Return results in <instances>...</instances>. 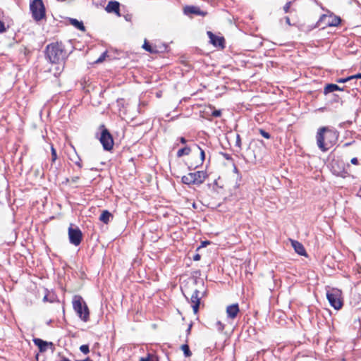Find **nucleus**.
<instances>
[{"label": "nucleus", "mask_w": 361, "mask_h": 361, "mask_svg": "<svg viewBox=\"0 0 361 361\" xmlns=\"http://www.w3.org/2000/svg\"><path fill=\"white\" fill-rule=\"evenodd\" d=\"M338 138V132L336 130L327 126L321 127L316 135L317 145L321 151L325 152L336 144Z\"/></svg>", "instance_id": "f257e3e1"}, {"label": "nucleus", "mask_w": 361, "mask_h": 361, "mask_svg": "<svg viewBox=\"0 0 361 361\" xmlns=\"http://www.w3.org/2000/svg\"><path fill=\"white\" fill-rule=\"evenodd\" d=\"M46 55L52 63H62L63 69V63L67 59L68 54L61 42H56L47 46Z\"/></svg>", "instance_id": "f03ea898"}, {"label": "nucleus", "mask_w": 361, "mask_h": 361, "mask_svg": "<svg viewBox=\"0 0 361 361\" xmlns=\"http://www.w3.org/2000/svg\"><path fill=\"white\" fill-rule=\"evenodd\" d=\"M73 307L81 320L85 322L89 320L90 311L88 307L80 295L73 297Z\"/></svg>", "instance_id": "7ed1b4c3"}, {"label": "nucleus", "mask_w": 361, "mask_h": 361, "mask_svg": "<svg viewBox=\"0 0 361 361\" xmlns=\"http://www.w3.org/2000/svg\"><path fill=\"white\" fill-rule=\"evenodd\" d=\"M207 175L203 171H198L183 176L181 178L182 183L186 185H200L204 182Z\"/></svg>", "instance_id": "20e7f679"}, {"label": "nucleus", "mask_w": 361, "mask_h": 361, "mask_svg": "<svg viewBox=\"0 0 361 361\" xmlns=\"http://www.w3.org/2000/svg\"><path fill=\"white\" fill-rule=\"evenodd\" d=\"M30 10L35 20L39 21L45 18L46 11L42 0H32L30 4Z\"/></svg>", "instance_id": "39448f33"}, {"label": "nucleus", "mask_w": 361, "mask_h": 361, "mask_svg": "<svg viewBox=\"0 0 361 361\" xmlns=\"http://www.w3.org/2000/svg\"><path fill=\"white\" fill-rule=\"evenodd\" d=\"M341 21L340 17L323 14L320 16L313 28L322 27V29H325L326 27L338 26Z\"/></svg>", "instance_id": "423d86ee"}, {"label": "nucleus", "mask_w": 361, "mask_h": 361, "mask_svg": "<svg viewBox=\"0 0 361 361\" xmlns=\"http://www.w3.org/2000/svg\"><path fill=\"white\" fill-rule=\"evenodd\" d=\"M341 292L338 289L332 288L326 292V298L330 305L335 310H340L343 306V302L341 298Z\"/></svg>", "instance_id": "0eeeda50"}, {"label": "nucleus", "mask_w": 361, "mask_h": 361, "mask_svg": "<svg viewBox=\"0 0 361 361\" xmlns=\"http://www.w3.org/2000/svg\"><path fill=\"white\" fill-rule=\"evenodd\" d=\"M101 128H102V130L99 137V141L102 143L104 149L106 151H109L113 148L114 146V140L112 135L103 125L101 126Z\"/></svg>", "instance_id": "6e6552de"}, {"label": "nucleus", "mask_w": 361, "mask_h": 361, "mask_svg": "<svg viewBox=\"0 0 361 361\" xmlns=\"http://www.w3.org/2000/svg\"><path fill=\"white\" fill-rule=\"evenodd\" d=\"M68 233L69 241L71 244L75 246H78L80 244L82 240V233L78 227H73V224H71L68 228Z\"/></svg>", "instance_id": "1a4fd4ad"}, {"label": "nucleus", "mask_w": 361, "mask_h": 361, "mask_svg": "<svg viewBox=\"0 0 361 361\" xmlns=\"http://www.w3.org/2000/svg\"><path fill=\"white\" fill-rule=\"evenodd\" d=\"M200 291L195 289L190 296V302L192 304V307L195 314H197L199 310L200 300L204 295V293H202V296H200Z\"/></svg>", "instance_id": "9d476101"}, {"label": "nucleus", "mask_w": 361, "mask_h": 361, "mask_svg": "<svg viewBox=\"0 0 361 361\" xmlns=\"http://www.w3.org/2000/svg\"><path fill=\"white\" fill-rule=\"evenodd\" d=\"M183 12L185 15L195 14L197 16H205L207 13L200 10V8L195 6H186L183 8Z\"/></svg>", "instance_id": "9b49d317"}, {"label": "nucleus", "mask_w": 361, "mask_h": 361, "mask_svg": "<svg viewBox=\"0 0 361 361\" xmlns=\"http://www.w3.org/2000/svg\"><path fill=\"white\" fill-rule=\"evenodd\" d=\"M239 312H240L239 306L237 303L230 305L227 306V307H226V314H227L228 318H229V319H235L237 317Z\"/></svg>", "instance_id": "f8f14e48"}, {"label": "nucleus", "mask_w": 361, "mask_h": 361, "mask_svg": "<svg viewBox=\"0 0 361 361\" xmlns=\"http://www.w3.org/2000/svg\"><path fill=\"white\" fill-rule=\"evenodd\" d=\"M207 35L210 39V42L215 46V47H224V39L223 37H218L213 34L212 32L208 31Z\"/></svg>", "instance_id": "ddd939ff"}, {"label": "nucleus", "mask_w": 361, "mask_h": 361, "mask_svg": "<svg viewBox=\"0 0 361 361\" xmlns=\"http://www.w3.org/2000/svg\"><path fill=\"white\" fill-rule=\"evenodd\" d=\"M345 87H341L336 84H327L324 89V94H327L334 91H344Z\"/></svg>", "instance_id": "4468645a"}, {"label": "nucleus", "mask_w": 361, "mask_h": 361, "mask_svg": "<svg viewBox=\"0 0 361 361\" xmlns=\"http://www.w3.org/2000/svg\"><path fill=\"white\" fill-rule=\"evenodd\" d=\"M120 4L118 1H109L106 7L108 13H116L119 15Z\"/></svg>", "instance_id": "2eb2a0df"}, {"label": "nucleus", "mask_w": 361, "mask_h": 361, "mask_svg": "<svg viewBox=\"0 0 361 361\" xmlns=\"http://www.w3.org/2000/svg\"><path fill=\"white\" fill-rule=\"evenodd\" d=\"M292 246L293 247L295 251L300 255H305L306 252L304 246L302 243H299L296 240H291Z\"/></svg>", "instance_id": "dca6fc26"}, {"label": "nucleus", "mask_w": 361, "mask_h": 361, "mask_svg": "<svg viewBox=\"0 0 361 361\" xmlns=\"http://www.w3.org/2000/svg\"><path fill=\"white\" fill-rule=\"evenodd\" d=\"M34 343L39 348L40 352H44L48 347V342L44 341L40 338H34Z\"/></svg>", "instance_id": "f3484780"}, {"label": "nucleus", "mask_w": 361, "mask_h": 361, "mask_svg": "<svg viewBox=\"0 0 361 361\" xmlns=\"http://www.w3.org/2000/svg\"><path fill=\"white\" fill-rule=\"evenodd\" d=\"M111 219H113V215L108 210H104L99 216V220L106 224H107Z\"/></svg>", "instance_id": "a211bd4d"}, {"label": "nucleus", "mask_w": 361, "mask_h": 361, "mask_svg": "<svg viewBox=\"0 0 361 361\" xmlns=\"http://www.w3.org/2000/svg\"><path fill=\"white\" fill-rule=\"evenodd\" d=\"M69 22L71 25L78 29L81 31H85V27L83 25V23L82 21H79L77 19L75 18H69Z\"/></svg>", "instance_id": "6ab92c4d"}, {"label": "nucleus", "mask_w": 361, "mask_h": 361, "mask_svg": "<svg viewBox=\"0 0 361 361\" xmlns=\"http://www.w3.org/2000/svg\"><path fill=\"white\" fill-rule=\"evenodd\" d=\"M190 151L191 149L189 147H185L183 148L178 149V151L177 152V156L178 157H180L183 155H188L190 154Z\"/></svg>", "instance_id": "aec40b11"}, {"label": "nucleus", "mask_w": 361, "mask_h": 361, "mask_svg": "<svg viewBox=\"0 0 361 361\" xmlns=\"http://www.w3.org/2000/svg\"><path fill=\"white\" fill-rule=\"evenodd\" d=\"M181 350L183 351L184 355L186 357H189L192 355V353H191L189 345L188 344L182 345Z\"/></svg>", "instance_id": "412c9836"}, {"label": "nucleus", "mask_w": 361, "mask_h": 361, "mask_svg": "<svg viewBox=\"0 0 361 361\" xmlns=\"http://www.w3.org/2000/svg\"><path fill=\"white\" fill-rule=\"evenodd\" d=\"M71 160L73 161L75 164H76L80 169L82 168V160L77 154H75V157H71Z\"/></svg>", "instance_id": "4be33fe9"}, {"label": "nucleus", "mask_w": 361, "mask_h": 361, "mask_svg": "<svg viewBox=\"0 0 361 361\" xmlns=\"http://www.w3.org/2000/svg\"><path fill=\"white\" fill-rule=\"evenodd\" d=\"M142 47H143L144 49H145L146 51H149L150 53H156V52H157V51L156 49H152L151 45L147 41L145 42Z\"/></svg>", "instance_id": "5701e85b"}, {"label": "nucleus", "mask_w": 361, "mask_h": 361, "mask_svg": "<svg viewBox=\"0 0 361 361\" xmlns=\"http://www.w3.org/2000/svg\"><path fill=\"white\" fill-rule=\"evenodd\" d=\"M140 361H158V359L156 356L152 354H148L147 357H141Z\"/></svg>", "instance_id": "b1692460"}, {"label": "nucleus", "mask_w": 361, "mask_h": 361, "mask_svg": "<svg viewBox=\"0 0 361 361\" xmlns=\"http://www.w3.org/2000/svg\"><path fill=\"white\" fill-rule=\"evenodd\" d=\"M80 351L84 354H87L90 352V348L88 345H82L80 347Z\"/></svg>", "instance_id": "393cba45"}, {"label": "nucleus", "mask_w": 361, "mask_h": 361, "mask_svg": "<svg viewBox=\"0 0 361 361\" xmlns=\"http://www.w3.org/2000/svg\"><path fill=\"white\" fill-rule=\"evenodd\" d=\"M351 80H353V78L349 76V77L344 78H339V79L336 80V82L338 83H345V82H347L351 81Z\"/></svg>", "instance_id": "a878e982"}, {"label": "nucleus", "mask_w": 361, "mask_h": 361, "mask_svg": "<svg viewBox=\"0 0 361 361\" xmlns=\"http://www.w3.org/2000/svg\"><path fill=\"white\" fill-rule=\"evenodd\" d=\"M259 133H260V134H261L264 137H265V138H267V139H269V138L271 137L270 134H269L268 132L265 131L264 130H263V129H259Z\"/></svg>", "instance_id": "bb28decb"}, {"label": "nucleus", "mask_w": 361, "mask_h": 361, "mask_svg": "<svg viewBox=\"0 0 361 361\" xmlns=\"http://www.w3.org/2000/svg\"><path fill=\"white\" fill-rule=\"evenodd\" d=\"M291 4H292L291 1H288L285 4V6H283V11L285 13L289 12Z\"/></svg>", "instance_id": "cd10ccee"}, {"label": "nucleus", "mask_w": 361, "mask_h": 361, "mask_svg": "<svg viewBox=\"0 0 361 361\" xmlns=\"http://www.w3.org/2000/svg\"><path fill=\"white\" fill-rule=\"evenodd\" d=\"M56 159H57L56 151V149L53 147H51V159H52V161H54Z\"/></svg>", "instance_id": "c85d7f7f"}, {"label": "nucleus", "mask_w": 361, "mask_h": 361, "mask_svg": "<svg viewBox=\"0 0 361 361\" xmlns=\"http://www.w3.org/2000/svg\"><path fill=\"white\" fill-rule=\"evenodd\" d=\"M198 148L200 150V157H201V161H202L201 164H202L205 159V153H204V151L202 149H201L200 147H198Z\"/></svg>", "instance_id": "c756f323"}, {"label": "nucleus", "mask_w": 361, "mask_h": 361, "mask_svg": "<svg viewBox=\"0 0 361 361\" xmlns=\"http://www.w3.org/2000/svg\"><path fill=\"white\" fill-rule=\"evenodd\" d=\"M212 115L214 116V117H219L221 115V112L220 110H214L213 111V112L212 113Z\"/></svg>", "instance_id": "7c9ffc66"}, {"label": "nucleus", "mask_w": 361, "mask_h": 361, "mask_svg": "<svg viewBox=\"0 0 361 361\" xmlns=\"http://www.w3.org/2000/svg\"><path fill=\"white\" fill-rule=\"evenodd\" d=\"M6 30L4 23L0 20V33L4 32Z\"/></svg>", "instance_id": "2f4dec72"}, {"label": "nucleus", "mask_w": 361, "mask_h": 361, "mask_svg": "<svg viewBox=\"0 0 361 361\" xmlns=\"http://www.w3.org/2000/svg\"><path fill=\"white\" fill-rule=\"evenodd\" d=\"M236 146L240 147L241 146V139L239 135H237L236 137Z\"/></svg>", "instance_id": "473e14b6"}, {"label": "nucleus", "mask_w": 361, "mask_h": 361, "mask_svg": "<svg viewBox=\"0 0 361 361\" xmlns=\"http://www.w3.org/2000/svg\"><path fill=\"white\" fill-rule=\"evenodd\" d=\"M216 326H218V329L219 331H223V329L224 328V325L221 322H219V321L217 322Z\"/></svg>", "instance_id": "72a5a7b5"}, {"label": "nucleus", "mask_w": 361, "mask_h": 361, "mask_svg": "<svg viewBox=\"0 0 361 361\" xmlns=\"http://www.w3.org/2000/svg\"><path fill=\"white\" fill-rule=\"evenodd\" d=\"M106 56V53H104L97 61L96 63H101L104 61Z\"/></svg>", "instance_id": "f704fd0d"}, {"label": "nucleus", "mask_w": 361, "mask_h": 361, "mask_svg": "<svg viewBox=\"0 0 361 361\" xmlns=\"http://www.w3.org/2000/svg\"><path fill=\"white\" fill-rule=\"evenodd\" d=\"M350 163L353 165H358V159L356 157L351 159Z\"/></svg>", "instance_id": "c9c22d12"}, {"label": "nucleus", "mask_w": 361, "mask_h": 361, "mask_svg": "<svg viewBox=\"0 0 361 361\" xmlns=\"http://www.w3.org/2000/svg\"><path fill=\"white\" fill-rule=\"evenodd\" d=\"M350 77L353 78V80H356L357 78H361V73H358L354 75H351Z\"/></svg>", "instance_id": "e433bc0d"}, {"label": "nucleus", "mask_w": 361, "mask_h": 361, "mask_svg": "<svg viewBox=\"0 0 361 361\" xmlns=\"http://www.w3.org/2000/svg\"><path fill=\"white\" fill-rule=\"evenodd\" d=\"M200 258H201V256H200V255H199V254H196V255H195L193 256V260H194V261H198V260H200Z\"/></svg>", "instance_id": "4c0bfd02"}, {"label": "nucleus", "mask_w": 361, "mask_h": 361, "mask_svg": "<svg viewBox=\"0 0 361 361\" xmlns=\"http://www.w3.org/2000/svg\"><path fill=\"white\" fill-rule=\"evenodd\" d=\"M285 20H286V23L288 25H291V23H290V18L289 17H286L285 18Z\"/></svg>", "instance_id": "58836bf2"}, {"label": "nucleus", "mask_w": 361, "mask_h": 361, "mask_svg": "<svg viewBox=\"0 0 361 361\" xmlns=\"http://www.w3.org/2000/svg\"><path fill=\"white\" fill-rule=\"evenodd\" d=\"M180 142H181V143H183V144H185V143H186V142H187V140H185V137H181L180 138Z\"/></svg>", "instance_id": "ea45409f"}, {"label": "nucleus", "mask_w": 361, "mask_h": 361, "mask_svg": "<svg viewBox=\"0 0 361 361\" xmlns=\"http://www.w3.org/2000/svg\"><path fill=\"white\" fill-rule=\"evenodd\" d=\"M48 346H49L51 348H54V344L51 342H48Z\"/></svg>", "instance_id": "a19ab883"}, {"label": "nucleus", "mask_w": 361, "mask_h": 361, "mask_svg": "<svg viewBox=\"0 0 361 361\" xmlns=\"http://www.w3.org/2000/svg\"><path fill=\"white\" fill-rule=\"evenodd\" d=\"M77 361H92L90 357H87L85 360H77Z\"/></svg>", "instance_id": "79ce46f5"}, {"label": "nucleus", "mask_w": 361, "mask_h": 361, "mask_svg": "<svg viewBox=\"0 0 361 361\" xmlns=\"http://www.w3.org/2000/svg\"><path fill=\"white\" fill-rule=\"evenodd\" d=\"M350 145H351V142H346V143L343 144V147H345L350 146Z\"/></svg>", "instance_id": "37998d69"}, {"label": "nucleus", "mask_w": 361, "mask_h": 361, "mask_svg": "<svg viewBox=\"0 0 361 361\" xmlns=\"http://www.w3.org/2000/svg\"><path fill=\"white\" fill-rule=\"evenodd\" d=\"M78 179H79V177H78V176H77V177L73 178V180L74 182H76Z\"/></svg>", "instance_id": "c03bdc74"}, {"label": "nucleus", "mask_w": 361, "mask_h": 361, "mask_svg": "<svg viewBox=\"0 0 361 361\" xmlns=\"http://www.w3.org/2000/svg\"><path fill=\"white\" fill-rule=\"evenodd\" d=\"M191 329V325H190L187 329L188 333L189 334Z\"/></svg>", "instance_id": "a18cd8bd"}, {"label": "nucleus", "mask_w": 361, "mask_h": 361, "mask_svg": "<svg viewBox=\"0 0 361 361\" xmlns=\"http://www.w3.org/2000/svg\"><path fill=\"white\" fill-rule=\"evenodd\" d=\"M197 282H198V281L197 279L193 280V283L194 284L196 285L197 283Z\"/></svg>", "instance_id": "49530a36"}, {"label": "nucleus", "mask_w": 361, "mask_h": 361, "mask_svg": "<svg viewBox=\"0 0 361 361\" xmlns=\"http://www.w3.org/2000/svg\"><path fill=\"white\" fill-rule=\"evenodd\" d=\"M61 361H70L68 358H63Z\"/></svg>", "instance_id": "de8ad7c7"}, {"label": "nucleus", "mask_w": 361, "mask_h": 361, "mask_svg": "<svg viewBox=\"0 0 361 361\" xmlns=\"http://www.w3.org/2000/svg\"><path fill=\"white\" fill-rule=\"evenodd\" d=\"M202 243H203V245H205V244H207L209 243L208 242H203Z\"/></svg>", "instance_id": "09e8293b"}, {"label": "nucleus", "mask_w": 361, "mask_h": 361, "mask_svg": "<svg viewBox=\"0 0 361 361\" xmlns=\"http://www.w3.org/2000/svg\"><path fill=\"white\" fill-rule=\"evenodd\" d=\"M183 295H185V297L186 298H187V296H186V295H185V293L184 292H183Z\"/></svg>", "instance_id": "8fccbe9b"}]
</instances>
